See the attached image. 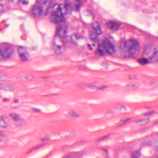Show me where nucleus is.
Here are the masks:
<instances>
[{
    "instance_id": "39",
    "label": "nucleus",
    "mask_w": 158,
    "mask_h": 158,
    "mask_svg": "<svg viewBox=\"0 0 158 158\" xmlns=\"http://www.w3.org/2000/svg\"><path fill=\"white\" fill-rule=\"evenodd\" d=\"M36 2L37 3H38V0H36Z\"/></svg>"
},
{
    "instance_id": "8",
    "label": "nucleus",
    "mask_w": 158,
    "mask_h": 158,
    "mask_svg": "<svg viewBox=\"0 0 158 158\" xmlns=\"http://www.w3.org/2000/svg\"><path fill=\"white\" fill-rule=\"evenodd\" d=\"M92 27L94 30L98 35H100L102 33V30L99 23L97 22L94 23L92 24Z\"/></svg>"
},
{
    "instance_id": "22",
    "label": "nucleus",
    "mask_w": 158,
    "mask_h": 158,
    "mask_svg": "<svg viewBox=\"0 0 158 158\" xmlns=\"http://www.w3.org/2000/svg\"><path fill=\"white\" fill-rule=\"evenodd\" d=\"M127 87H129L132 89H137L138 86L136 84L129 83L126 85Z\"/></svg>"
},
{
    "instance_id": "5",
    "label": "nucleus",
    "mask_w": 158,
    "mask_h": 158,
    "mask_svg": "<svg viewBox=\"0 0 158 158\" xmlns=\"http://www.w3.org/2000/svg\"><path fill=\"white\" fill-rule=\"evenodd\" d=\"M13 51L10 47H6L0 49V60H7L13 54Z\"/></svg>"
},
{
    "instance_id": "33",
    "label": "nucleus",
    "mask_w": 158,
    "mask_h": 158,
    "mask_svg": "<svg viewBox=\"0 0 158 158\" xmlns=\"http://www.w3.org/2000/svg\"><path fill=\"white\" fill-rule=\"evenodd\" d=\"M14 103H18L19 102V100L18 99H15L14 100Z\"/></svg>"
},
{
    "instance_id": "24",
    "label": "nucleus",
    "mask_w": 158,
    "mask_h": 158,
    "mask_svg": "<svg viewBox=\"0 0 158 158\" xmlns=\"http://www.w3.org/2000/svg\"><path fill=\"white\" fill-rule=\"evenodd\" d=\"M156 113H157V112L155 111H150L149 112H148L147 113H144V115H146V116H149V115H151L152 114H155Z\"/></svg>"
},
{
    "instance_id": "18",
    "label": "nucleus",
    "mask_w": 158,
    "mask_h": 158,
    "mask_svg": "<svg viewBox=\"0 0 158 158\" xmlns=\"http://www.w3.org/2000/svg\"><path fill=\"white\" fill-rule=\"evenodd\" d=\"M17 124V126H23L26 125L27 123L24 120L21 118L20 120L18 121Z\"/></svg>"
},
{
    "instance_id": "36",
    "label": "nucleus",
    "mask_w": 158,
    "mask_h": 158,
    "mask_svg": "<svg viewBox=\"0 0 158 158\" xmlns=\"http://www.w3.org/2000/svg\"><path fill=\"white\" fill-rule=\"evenodd\" d=\"M4 134L3 133H0V137H4Z\"/></svg>"
},
{
    "instance_id": "29",
    "label": "nucleus",
    "mask_w": 158,
    "mask_h": 158,
    "mask_svg": "<svg viewBox=\"0 0 158 158\" xmlns=\"http://www.w3.org/2000/svg\"><path fill=\"white\" fill-rule=\"evenodd\" d=\"M32 110L34 112L39 113L40 112V110L35 108H33Z\"/></svg>"
},
{
    "instance_id": "40",
    "label": "nucleus",
    "mask_w": 158,
    "mask_h": 158,
    "mask_svg": "<svg viewBox=\"0 0 158 158\" xmlns=\"http://www.w3.org/2000/svg\"><path fill=\"white\" fill-rule=\"evenodd\" d=\"M1 95L0 94V98H1Z\"/></svg>"
},
{
    "instance_id": "37",
    "label": "nucleus",
    "mask_w": 158,
    "mask_h": 158,
    "mask_svg": "<svg viewBox=\"0 0 158 158\" xmlns=\"http://www.w3.org/2000/svg\"><path fill=\"white\" fill-rule=\"evenodd\" d=\"M93 45L94 46H95V43H94L93 44Z\"/></svg>"
},
{
    "instance_id": "43",
    "label": "nucleus",
    "mask_w": 158,
    "mask_h": 158,
    "mask_svg": "<svg viewBox=\"0 0 158 158\" xmlns=\"http://www.w3.org/2000/svg\"><path fill=\"white\" fill-rule=\"evenodd\" d=\"M157 158H158V156Z\"/></svg>"
},
{
    "instance_id": "19",
    "label": "nucleus",
    "mask_w": 158,
    "mask_h": 158,
    "mask_svg": "<svg viewBox=\"0 0 158 158\" xmlns=\"http://www.w3.org/2000/svg\"><path fill=\"white\" fill-rule=\"evenodd\" d=\"M44 145V144L42 143V144H40L38 145H36V146H34V147H33V148H31L30 150H29L27 152L28 153H30L34 150L37 149L42 147Z\"/></svg>"
},
{
    "instance_id": "26",
    "label": "nucleus",
    "mask_w": 158,
    "mask_h": 158,
    "mask_svg": "<svg viewBox=\"0 0 158 158\" xmlns=\"http://www.w3.org/2000/svg\"><path fill=\"white\" fill-rule=\"evenodd\" d=\"M50 138L49 136H45V137L42 138L41 139L42 141H48L50 140Z\"/></svg>"
},
{
    "instance_id": "3",
    "label": "nucleus",
    "mask_w": 158,
    "mask_h": 158,
    "mask_svg": "<svg viewBox=\"0 0 158 158\" xmlns=\"http://www.w3.org/2000/svg\"><path fill=\"white\" fill-rule=\"evenodd\" d=\"M124 48L127 50L124 54L125 57H133L140 49V47L137 40L135 39H130L125 41L123 44Z\"/></svg>"
},
{
    "instance_id": "11",
    "label": "nucleus",
    "mask_w": 158,
    "mask_h": 158,
    "mask_svg": "<svg viewBox=\"0 0 158 158\" xmlns=\"http://www.w3.org/2000/svg\"><path fill=\"white\" fill-rule=\"evenodd\" d=\"M149 59L152 62H158V50L155 49L153 54Z\"/></svg>"
},
{
    "instance_id": "28",
    "label": "nucleus",
    "mask_w": 158,
    "mask_h": 158,
    "mask_svg": "<svg viewBox=\"0 0 158 158\" xmlns=\"http://www.w3.org/2000/svg\"><path fill=\"white\" fill-rule=\"evenodd\" d=\"M2 101L4 102H7L9 101L10 99L9 98H3Z\"/></svg>"
},
{
    "instance_id": "10",
    "label": "nucleus",
    "mask_w": 158,
    "mask_h": 158,
    "mask_svg": "<svg viewBox=\"0 0 158 158\" xmlns=\"http://www.w3.org/2000/svg\"><path fill=\"white\" fill-rule=\"evenodd\" d=\"M80 114L74 110L69 111L68 114V116L69 118H76L79 117Z\"/></svg>"
},
{
    "instance_id": "35",
    "label": "nucleus",
    "mask_w": 158,
    "mask_h": 158,
    "mask_svg": "<svg viewBox=\"0 0 158 158\" xmlns=\"http://www.w3.org/2000/svg\"><path fill=\"white\" fill-rule=\"evenodd\" d=\"M132 158H138V157L136 156L133 154L132 155Z\"/></svg>"
},
{
    "instance_id": "42",
    "label": "nucleus",
    "mask_w": 158,
    "mask_h": 158,
    "mask_svg": "<svg viewBox=\"0 0 158 158\" xmlns=\"http://www.w3.org/2000/svg\"><path fill=\"white\" fill-rule=\"evenodd\" d=\"M23 0H19V1H22Z\"/></svg>"
},
{
    "instance_id": "17",
    "label": "nucleus",
    "mask_w": 158,
    "mask_h": 158,
    "mask_svg": "<svg viewBox=\"0 0 158 158\" xmlns=\"http://www.w3.org/2000/svg\"><path fill=\"white\" fill-rule=\"evenodd\" d=\"M90 35L91 36V37H90V39L91 41L95 43H97L98 42L97 37L94 33L91 32L90 33Z\"/></svg>"
},
{
    "instance_id": "9",
    "label": "nucleus",
    "mask_w": 158,
    "mask_h": 158,
    "mask_svg": "<svg viewBox=\"0 0 158 158\" xmlns=\"http://www.w3.org/2000/svg\"><path fill=\"white\" fill-rule=\"evenodd\" d=\"M107 26L108 28L111 29L118 30L120 26V24L117 23L112 21H109L106 23Z\"/></svg>"
},
{
    "instance_id": "12",
    "label": "nucleus",
    "mask_w": 158,
    "mask_h": 158,
    "mask_svg": "<svg viewBox=\"0 0 158 158\" xmlns=\"http://www.w3.org/2000/svg\"><path fill=\"white\" fill-rule=\"evenodd\" d=\"M150 121L149 119L148 118L146 119H135L134 122L140 125H144L148 123Z\"/></svg>"
},
{
    "instance_id": "38",
    "label": "nucleus",
    "mask_w": 158,
    "mask_h": 158,
    "mask_svg": "<svg viewBox=\"0 0 158 158\" xmlns=\"http://www.w3.org/2000/svg\"><path fill=\"white\" fill-rule=\"evenodd\" d=\"M45 3H46V2H43V4H45Z\"/></svg>"
},
{
    "instance_id": "41",
    "label": "nucleus",
    "mask_w": 158,
    "mask_h": 158,
    "mask_svg": "<svg viewBox=\"0 0 158 158\" xmlns=\"http://www.w3.org/2000/svg\"><path fill=\"white\" fill-rule=\"evenodd\" d=\"M8 27V25H6V27Z\"/></svg>"
},
{
    "instance_id": "4",
    "label": "nucleus",
    "mask_w": 158,
    "mask_h": 158,
    "mask_svg": "<svg viewBox=\"0 0 158 158\" xmlns=\"http://www.w3.org/2000/svg\"><path fill=\"white\" fill-rule=\"evenodd\" d=\"M60 40L61 39L59 38L55 37L52 45V48L55 50V53L58 55L61 54L63 51L64 49L61 45L62 43H66L64 41V42L63 43L62 40L61 41Z\"/></svg>"
},
{
    "instance_id": "32",
    "label": "nucleus",
    "mask_w": 158,
    "mask_h": 158,
    "mask_svg": "<svg viewBox=\"0 0 158 158\" xmlns=\"http://www.w3.org/2000/svg\"><path fill=\"white\" fill-rule=\"evenodd\" d=\"M88 46L90 50H92L93 49V48L91 47V45L89 44H88Z\"/></svg>"
},
{
    "instance_id": "15",
    "label": "nucleus",
    "mask_w": 158,
    "mask_h": 158,
    "mask_svg": "<svg viewBox=\"0 0 158 158\" xmlns=\"http://www.w3.org/2000/svg\"><path fill=\"white\" fill-rule=\"evenodd\" d=\"M7 118V116L6 115H1L0 116V121H2L4 123V125H1V126L4 128H6L8 127L7 123L5 121V119Z\"/></svg>"
},
{
    "instance_id": "23",
    "label": "nucleus",
    "mask_w": 158,
    "mask_h": 158,
    "mask_svg": "<svg viewBox=\"0 0 158 158\" xmlns=\"http://www.w3.org/2000/svg\"><path fill=\"white\" fill-rule=\"evenodd\" d=\"M85 85L92 89H94L96 88V86L92 83H87Z\"/></svg>"
},
{
    "instance_id": "16",
    "label": "nucleus",
    "mask_w": 158,
    "mask_h": 158,
    "mask_svg": "<svg viewBox=\"0 0 158 158\" xmlns=\"http://www.w3.org/2000/svg\"><path fill=\"white\" fill-rule=\"evenodd\" d=\"M82 4L80 0H75L74 9L75 11H79L80 7Z\"/></svg>"
},
{
    "instance_id": "7",
    "label": "nucleus",
    "mask_w": 158,
    "mask_h": 158,
    "mask_svg": "<svg viewBox=\"0 0 158 158\" xmlns=\"http://www.w3.org/2000/svg\"><path fill=\"white\" fill-rule=\"evenodd\" d=\"M32 12L35 17H38L43 12V8L42 5H35L32 9Z\"/></svg>"
},
{
    "instance_id": "6",
    "label": "nucleus",
    "mask_w": 158,
    "mask_h": 158,
    "mask_svg": "<svg viewBox=\"0 0 158 158\" xmlns=\"http://www.w3.org/2000/svg\"><path fill=\"white\" fill-rule=\"evenodd\" d=\"M18 51L21 60L23 62L27 61L29 60L30 55L27 48L25 47H19Z\"/></svg>"
},
{
    "instance_id": "2",
    "label": "nucleus",
    "mask_w": 158,
    "mask_h": 158,
    "mask_svg": "<svg viewBox=\"0 0 158 158\" xmlns=\"http://www.w3.org/2000/svg\"><path fill=\"white\" fill-rule=\"evenodd\" d=\"M114 45L109 40H104L102 43L98 44L95 54L97 56H102L106 53L109 54H114L115 52Z\"/></svg>"
},
{
    "instance_id": "34",
    "label": "nucleus",
    "mask_w": 158,
    "mask_h": 158,
    "mask_svg": "<svg viewBox=\"0 0 158 158\" xmlns=\"http://www.w3.org/2000/svg\"><path fill=\"white\" fill-rule=\"evenodd\" d=\"M3 5L2 4H0V11L3 10Z\"/></svg>"
},
{
    "instance_id": "31",
    "label": "nucleus",
    "mask_w": 158,
    "mask_h": 158,
    "mask_svg": "<svg viewBox=\"0 0 158 158\" xmlns=\"http://www.w3.org/2000/svg\"><path fill=\"white\" fill-rule=\"evenodd\" d=\"M22 1L23 4L24 5H27L28 4V2L27 1L24 0Z\"/></svg>"
},
{
    "instance_id": "21",
    "label": "nucleus",
    "mask_w": 158,
    "mask_h": 158,
    "mask_svg": "<svg viewBox=\"0 0 158 158\" xmlns=\"http://www.w3.org/2000/svg\"><path fill=\"white\" fill-rule=\"evenodd\" d=\"M131 119V118H127L125 119L121 120L119 122L120 126H123L128 123Z\"/></svg>"
},
{
    "instance_id": "25",
    "label": "nucleus",
    "mask_w": 158,
    "mask_h": 158,
    "mask_svg": "<svg viewBox=\"0 0 158 158\" xmlns=\"http://www.w3.org/2000/svg\"><path fill=\"white\" fill-rule=\"evenodd\" d=\"M73 35L77 39L83 38V37L79 33L74 34Z\"/></svg>"
},
{
    "instance_id": "30",
    "label": "nucleus",
    "mask_w": 158,
    "mask_h": 158,
    "mask_svg": "<svg viewBox=\"0 0 158 158\" xmlns=\"http://www.w3.org/2000/svg\"><path fill=\"white\" fill-rule=\"evenodd\" d=\"M106 88V86H101L98 88V89L100 90H104Z\"/></svg>"
},
{
    "instance_id": "13",
    "label": "nucleus",
    "mask_w": 158,
    "mask_h": 158,
    "mask_svg": "<svg viewBox=\"0 0 158 158\" xmlns=\"http://www.w3.org/2000/svg\"><path fill=\"white\" fill-rule=\"evenodd\" d=\"M9 116L12 120L16 122L20 120L21 117L20 115L16 113H10L9 114Z\"/></svg>"
},
{
    "instance_id": "14",
    "label": "nucleus",
    "mask_w": 158,
    "mask_h": 158,
    "mask_svg": "<svg viewBox=\"0 0 158 158\" xmlns=\"http://www.w3.org/2000/svg\"><path fill=\"white\" fill-rule=\"evenodd\" d=\"M13 88L8 84H0V89H3L6 91H11Z\"/></svg>"
},
{
    "instance_id": "20",
    "label": "nucleus",
    "mask_w": 158,
    "mask_h": 158,
    "mask_svg": "<svg viewBox=\"0 0 158 158\" xmlns=\"http://www.w3.org/2000/svg\"><path fill=\"white\" fill-rule=\"evenodd\" d=\"M139 63L141 65H143L148 64L149 62L148 60L146 58H143L138 60Z\"/></svg>"
},
{
    "instance_id": "27",
    "label": "nucleus",
    "mask_w": 158,
    "mask_h": 158,
    "mask_svg": "<svg viewBox=\"0 0 158 158\" xmlns=\"http://www.w3.org/2000/svg\"><path fill=\"white\" fill-rule=\"evenodd\" d=\"M109 137H110V135H108L104 136L103 137L101 138V140H103L107 139L109 138Z\"/></svg>"
},
{
    "instance_id": "1",
    "label": "nucleus",
    "mask_w": 158,
    "mask_h": 158,
    "mask_svg": "<svg viewBox=\"0 0 158 158\" xmlns=\"http://www.w3.org/2000/svg\"><path fill=\"white\" fill-rule=\"evenodd\" d=\"M72 9L71 3L66 2L63 9L60 7V5L57 10L52 12L50 18V20L51 22L55 24H58L63 22L66 24L64 26H59L57 27L55 37L59 38L62 40L63 43L64 42V41H66V43H68V40L70 39L71 40L70 43L76 44V43L73 40L72 36H70L67 37L66 35L67 24H66V23L64 17V15L69 14L72 10Z\"/></svg>"
}]
</instances>
